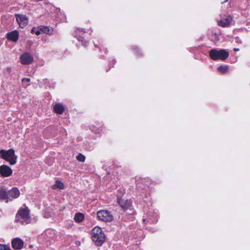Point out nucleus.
Masks as SVG:
<instances>
[{
    "mask_svg": "<svg viewBox=\"0 0 250 250\" xmlns=\"http://www.w3.org/2000/svg\"><path fill=\"white\" fill-rule=\"evenodd\" d=\"M7 70H8L9 72H10V71H11V68H9V67H8V68H7Z\"/></svg>",
    "mask_w": 250,
    "mask_h": 250,
    "instance_id": "obj_28",
    "label": "nucleus"
},
{
    "mask_svg": "<svg viewBox=\"0 0 250 250\" xmlns=\"http://www.w3.org/2000/svg\"><path fill=\"white\" fill-rule=\"evenodd\" d=\"M91 239L97 246H101L105 240V235L102 229L95 227L92 230Z\"/></svg>",
    "mask_w": 250,
    "mask_h": 250,
    "instance_id": "obj_1",
    "label": "nucleus"
},
{
    "mask_svg": "<svg viewBox=\"0 0 250 250\" xmlns=\"http://www.w3.org/2000/svg\"><path fill=\"white\" fill-rule=\"evenodd\" d=\"M12 173V169L9 166L3 165L0 167V174L2 177H9Z\"/></svg>",
    "mask_w": 250,
    "mask_h": 250,
    "instance_id": "obj_10",
    "label": "nucleus"
},
{
    "mask_svg": "<svg viewBox=\"0 0 250 250\" xmlns=\"http://www.w3.org/2000/svg\"><path fill=\"white\" fill-rule=\"evenodd\" d=\"M21 62L22 64H29L33 62V56L28 52H25L21 57Z\"/></svg>",
    "mask_w": 250,
    "mask_h": 250,
    "instance_id": "obj_9",
    "label": "nucleus"
},
{
    "mask_svg": "<svg viewBox=\"0 0 250 250\" xmlns=\"http://www.w3.org/2000/svg\"><path fill=\"white\" fill-rule=\"evenodd\" d=\"M218 70L223 74L226 73L229 70V67L227 65H220L218 67Z\"/></svg>",
    "mask_w": 250,
    "mask_h": 250,
    "instance_id": "obj_21",
    "label": "nucleus"
},
{
    "mask_svg": "<svg viewBox=\"0 0 250 250\" xmlns=\"http://www.w3.org/2000/svg\"><path fill=\"white\" fill-rule=\"evenodd\" d=\"M0 157L8 162L10 165H14L17 162V156L15 154V151L11 148L8 150L3 149L0 150Z\"/></svg>",
    "mask_w": 250,
    "mask_h": 250,
    "instance_id": "obj_4",
    "label": "nucleus"
},
{
    "mask_svg": "<svg viewBox=\"0 0 250 250\" xmlns=\"http://www.w3.org/2000/svg\"><path fill=\"white\" fill-rule=\"evenodd\" d=\"M9 199L11 200L13 198H18L20 194L19 190L17 188H13L8 192Z\"/></svg>",
    "mask_w": 250,
    "mask_h": 250,
    "instance_id": "obj_14",
    "label": "nucleus"
},
{
    "mask_svg": "<svg viewBox=\"0 0 250 250\" xmlns=\"http://www.w3.org/2000/svg\"><path fill=\"white\" fill-rule=\"evenodd\" d=\"M30 79H21L22 84L23 86H27L29 84Z\"/></svg>",
    "mask_w": 250,
    "mask_h": 250,
    "instance_id": "obj_25",
    "label": "nucleus"
},
{
    "mask_svg": "<svg viewBox=\"0 0 250 250\" xmlns=\"http://www.w3.org/2000/svg\"><path fill=\"white\" fill-rule=\"evenodd\" d=\"M229 1V0H225V1H224V2H222V3H224V2H227V1Z\"/></svg>",
    "mask_w": 250,
    "mask_h": 250,
    "instance_id": "obj_29",
    "label": "nucleus"
},
{
    "mask_svg": "<svg viewBox=\"0 0 250 250\" xmlns=\"http://www.w3.org/2000/svg\"><path fill=\"white\" fill-rule=\"evenodd\" d=\"M29 213L30 210L28 207L20 208L16 214L15 222L16 223L20 222L22 225L24 222L26 224L29 223L30 221Z\"/></svg>",
    "mask_w": 250,
    "mask_h": 250,
    "instance_id": "obj_2",
    "label": "nucleus"
},
{
    "mask_svg": "<svg viewBox=\"0 0 250 250\" xmlns=\"http://www.w3.org/2000/svg\"><path fill=\"white\" fill-rule=\"evenodd\" d=\"M229 56V52L224 49H218L214 48L209 51V57L214 61L219 60L224 61L227 59Z\"/></svg>",
    "mask_w": 250,
    "mask_h": 250,
    "instance_id": "obj_3",
    "label": "nucleus"
},
{
    "mask_svg": "<svg viewBox=\"0 0 250 250\" xmlns=\"http://www.w3.org/2000/svg\"><path fill=\"white\" fill-rule=\"evenodd\" d=\"M85 31L83 29L77 28L74 33V36L77 38L79 42H82V44L84 46H86L88 44L87 42L84 40L83 35L85 33Z\"/></svg>",
    "mask_w": 250,
    "mask_h": 250,
    "instance_id": "obj_7",
    "label": "nucleus"
},
{
    "mask_svg": "<svg viewBox=\"0 0 250 250\" xmlns=\"http://www.w3.org/2000/svg\"><path fill=\"white\" fill-rule=\"evenodd\" d=\"M15 17L20 28H24L28 24V18L26 15L17 14L15 15Z\"/></svg>",
    "mask_w": 250,
    "mask_h": 250,
    "instance_id": "obj_8",
    "label": "nucleus"
},
{
    "mask_svg": "<svg viewBox=\"0 0 250 250\" xmlns=\"http://www.w3.org/2000/svg\"><path fill=\"white\" fill-rule=\"evenodd\" d=\"M234 50H235V51H237V50H238V49L235 48V49H234Z\"/></svg>",
    "mask_w": 250,
    "mask_h": 250,
    "instance_id": "obj_30",
    "label": "nucleus"
},
{
    "mask_svg": "<svg viewBox=\"0 0 250 250\" xmlns=\"http://www.w3.org/2000/svg\"><path fill=\"white\" fill-rule=\"evenodd\" d=\"M54 111L58 114H62L64 111V107L62 104L60 103L56 104L54 106Z\"/></svg>",
    "mask_w": 250,
    "mask_h": 250,
    "instance_id": "obj_15",
    "label": "nucleus"
},
{
    "mask_svg": "<svg viewBox=\"0 0 250 250\" xmlns=\"http://www.w3.org/2000/svg\"><path fill=\"white\" fill-rule=\"evenodd\" d=\"M116 62V60H113L112 61V64H113V65H112V67H113V65H114V64H115Z\"/></svg>",
    "mask_w": 250,
    "mask_h": 250,
    "instance_id": "obj_26",
    "label": "nucleus"
},
{
    "mask_svg": "<svg viewBox=\"0 0 250 250\" xmlns=\"http://www.w3.org/2000/svg\"><path fill=\"white\" fill-rule=\"evenodd\" d=\"M117 203L124 210L131 209L132 207V202L130 200L125 199L121 197L117 196Z\"/></svg>",
    "mask_w": 250,
    "mask_h": 250,
    "instance_id": "obj_6",
    "label": "nucleus"
},
{
    "mask_svg": "<svg viewBox=\"0 0 250 250\" xmlns=\"http://www.w3.org/2000/svg\"><path fill=\"white\" fill-rule=\"evenodd\" d=\"M77 159L81 162H83L85 160V157L82 154L79 153L77 156Z\"/></svg>",
    "mask_w": 250,
    "mask_h": 250,
    "instance_id": "obj_22",
    "label": "nucleus"
},
{
    "mask_svg": "<svg viewBox=\"0 0 250 250\" xmlns=\"http://www.w3.org/2000/svg\"><path fill=\"white\" fill-rule=\"evenodd\" d=\"M0 200H6V202H8L9 199V195L8 192L4 189H0Z\"/></svg>",
    "mask_w": 250,
    "mask_h": 250,
    "instance_id": "obj_17",
    "label": "nucleus"
},
{
    "mask_svg": "<svg viewBox=\"0 0 250 250\" xmlns=\"http://www.w3.org/2000/svg\"><path fill=\"white\" fill-rule=\"evenodd\" d=\"M12 248L16 250H20L23 247V241L19 238L13 239L11 242Z\"/></svg>",
    "mask_w": 250,
    "mask_h": 250,
    "instance_id": "obj_11",
    "label": "nucleus"
},
{
    "mask_svg": "<svg viewBox=\"0 0 250 250\" xmlns=\"http://www.w3.org/2000/svg\"><path fill=\"white\" fill-rule=\"evenodd\" d=\"M98 218L101 221L110 222L113 220V216L111 213L106 210H101L97 213Z\"/></svg>",
    "mask_w": 250,
    "mask_h": 250,
    "instance_id": "obj_5",
    "label": "nucleus"
},
{
    "mask_svg": "<svg viewBox=\"0 0 250 250\" xmlns=\"http://www.w3.org/2000/svg\"><path fill=\"white\" fill-rule=\"evenodd\" d=\"M42 29V32L48 35H52L53 33V28L50 26H45L43 25H41Z\"/></svg>",
    "mask_w": 250,
    "mask_h": 250,
    "instance_id": "obj_16",
    "label": "nucleus"
},
{
    "mask_svg": "<svg viewBox=\"0 0 250 250\" xmlns=\"http://www.w3.org/2000/svg\"><path fill=\"white\" fill-rule=\"evenodd\" d=\"M64 184L60 180H57L52 186V188L53 189L59 188V189H63L64 188Z\"/></svg>",
    "mask_w": 250,
    "mask_h": 250,
    "instance_id": "obj_19",
    "label": "nucleus"
},
{
    "mask_svg": "<svg viewBox=\"0 0 250 250\" xmlns=\"http://www.w3.org/2000/svg\"><path fill=\"white\" fill-rule=\"evenodd\" d=\"M76 244L79 245L80 244V242L78 241L76 242Z\"/></svg>",
    "mask_w": 250,
    "mask_h": 250,
    "instance_id": "obj_27",
    "label": "nucleus"
},
{
    "mask_svg": "<svg viewBox=\"0 0 250 250\" xmlns=\"http://www.w3.org/2000/svg\"><path fill=\"white\" fill-rule=\"evenodd\" d=\"M19 38V32L17 30H13L7 34V38L8 40L13 42H17Z\"/></svg>",
    "mask_w": 250,
    "mask_h": 250,
    "instance_id": "obj_12",
    "label": "nucleus"
},
{
    "mask_svg": "<svg viewBox=\"0 0 250 250\" xmlns=\"http://www.w3.org/2000/svg\"><path fill=\"white\" fill-rule=\"evenodd\" d=\"M0 250H12L9 246L0 244Z\"/></svg>",
    "mask_w": 250,
    "mask_h": 250,
    "instance_id": "obj_24",
    "label": "nucleus"
},
{
    "mask_svg": "<svg viewBox=\"0 0 250 250\" xmlns=\"http://www.w3.org/2000/svg\"><path fill=\"white\" fill-rule=\"evenodd\" d=\"M232 21V17L230 16H227L226 18L220 20L218 22V24L223 27L229 26Z\"/></svg>",
    "mask_w": 250,
    "mask_h": 250,
    "instance_id": "obj_13",
    "label": "nucleus"
},
{
    "mask_svg": "<svg viewBox=\"0 0 250 250\" xmlns=\"http://www.w3.org/2000/svg\"><path fill=\"white\" fill-rule=\"evenodd\" d=\"M84 218V214L81 212L76 213L74 216V220L77 223H80L82 222Z\"/></svg>",
    "mask_w": 250,
    "mask_h": 250,
    "instance_id": "obj_18",
    "label": "nucleus"
},
{
    "mask_svg": "<svg viewBox=\"0 0 250 250\" xmlns=\"http://www.w3.org/2000/svg\"><path fill=\"white\" fill-rule=\"evenodd\" d=\"M132 49L135 51V53L138 56H142V53L141 52V51L140 50V49L136 46H134L132 47Z\"/></svg>",
    "mask_w": 250,
    "mask_h": 250,
    "instance_id": "obj_23",
    "label": "nucleus"
},
{
    "mask_svg": "<svg viewBox=\"0 0 250 250\" xmlns=\"http://www.w3.org/2000/svg\"><path fill=\"white\" fill-rule=\"evenodd\" d=\"M41 32H42L41 25L38 26L37 27H33L31 31L32 34H35L36 35H39Z\"/></svg>",
    "mask_w": 250,
    "mask_h": 250,
    "instance_id": "obj_20",
    "label": "nucleus"
}]
</instances>
